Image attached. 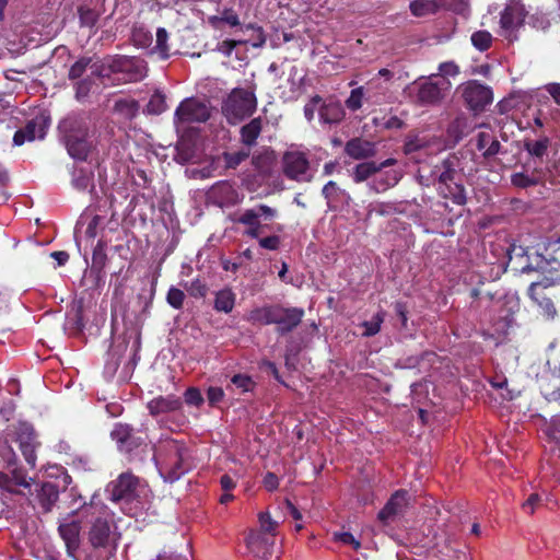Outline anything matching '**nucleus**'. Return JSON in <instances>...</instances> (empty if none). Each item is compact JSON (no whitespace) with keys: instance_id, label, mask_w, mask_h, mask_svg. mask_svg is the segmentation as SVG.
<instances>
[{"instance_id":"nucleus-1","label":"nucleus","mask_w":560,"mask_h":560,"mask_svg":"<svg viewBox=\"0 0 560 560\" xmlns=\"http://www.w3.org/2000/svg\"><path fill=\"white\" fill-rule=\"evenodd\" d=\"M436 179L434 185L440 197L451 200L456 206L467 203V189L464 185V174L459 168L456 156L444 159L434 167Z\"/></svg>"},{"instance_id":"nucleus-2","label":"nucleus","mask_w":560,"mask_h":560,"mask_svg":"<svg viewBox=\"0 0 560 560\" xmlns=\"http://www.w3.org/2000/svg\"><path fill=\"white\" fill-rule=\"evenodd\" d=\"M158 454L161 458V472L168 482L177 481L191 469L189 450L183 441L172 438L161 440Z\"/></svg>"},{"instance_id":"nucleus-3","label":"nucleus","mask_w":560,"mask_h":560,"mask_svg":"<svg viewBox=\"0 0 560 560\" xmlns=\"http://www.w3.org/2000/svg\"><path fill=\"white\" fill-rule=\"evenodd\" d=\"M59 130L69 155L79 161H86L94 149L88 121L82 117H68L60 122Z\"/></svg>"},{"instance_id":"nucleus-4","label":"nucleus","mask_w":560,"mask_h":560,"mask_svg":"<svg viewBox=\"0 0 560 560\" xmlns=\"http://www.w3.org/2000/svg\"><path fill=\"white\" fill-rule=\"evenodd\" d=\"M113 523L106 516H97L88 532V540L92 547L90 557L96 560L112 559L118 548L120 534L112 529Z\"/></svg>"},{"instance_id":"nucleus-5","label":"nucleus","mask_w":560,"mask_h":560,"mask_svg":"<svg viewBox=\"0 0 560 560\" xmlns=\"http://www.w3.org/2000/svg\"><path fill=\"white\" fill-rule=\"evenodd\" d=\"M148 430V425L144 423L136 429L131 424L116 422L109 436L115 442L117 451L128 460H132L139 454V450L147 446Z\"/></svg>"},{"instance_id":"nucleus-6","label":"nucleus","mask_w":560,"mask_h":560,"mask_svg":"<svg viewBox=\"0 0 560 560\" xmlns=\"http://www.w3.org/2000/svg\"><path fill=\"white\" fill-rule=\"evenodd\" d=\"M257 108V97L253 90L234 88L222 103V114L231 125L250 117Z\"/></svg>"},{"instance_id":"nucleus-7","label":"nucleus","mask_w":560,"mask_h":560,"mask_svg":"<svg viewBox=\"0 0 560 560\" xmlns=\"http://www.w3.org/2000/svg\"><path fill=\"white\" fill-rule=\"evenodd\" d=\"M109 68L124 83L142 81L148 74V62L138 56L113 55Z\"/></svg>"},{"instance_id":"nucleus-8","label":"nucleus","mask_w":560,"mask_h":560,"mask_svg":"<svg viewBox=\"0 0 560 560\" xmlns=\"http://www.w3.org/2000/svg\"><path fill=\"white\" fill-rule=\"evenodd\" d=\"M436 78L438 74H431L427 81L413 83L415 103L420 106H436L442 103L451 89V82L447 79L436 80Z\"/></svg>"},{"instance_id":"nucleus-9","label":"nucleus","mask_w":560,"mask_h":560,"mask_svg":"<svg viewBox=\"0 0 560 560\" xmlns=\"http://www.w3.org/2000/svg\"><path fill=\"white\" fill-rule=\"evenodd\" d=\"M527 14L522 0H510L500 13L501 35L509 40L516 39V33L524 26Z\"/></svg>"},{"instance_id":"nucleus-10","label":"nucleus","mask_w":560,"mask_h":560,"mask_svg":"<svg viewBox=\"0 0 560 560\" xmlns=\"http://www.w3.org/2000/svg\"><path fill=\"white\" fill-rule=\"evenodd\" d=\"M458 91L468 109L479 113L492 103L493 93L491 88L480 83L478 80H469L458 86Z\"/></svg>"},{"instance_id":"nucleus-11","label":"nucleus","mask_w":560,"mask_h":560,"mask_svg":"<svg viewBox=\"0 0 560 560\" xmlns=\"http://www.w3.org/2000/svg\"><path fill=\"white\" fill-rule=\"evenodd\" d=\"M13 441L18 444L26 464L31 468L36 467V451L40 443L32 424L20 422L13 430Z\"/></svg>"},{"instance_id":"nucleus-12","label":"nucleus","mask_w":560,"mask_h":560,"mask_svg":"<svg viewBox=\"0 0 560 560\" xmlns=\"http://www.w3.org/2000/svg\"><path fill=\"white\" fill-rule=\"evenodd\" d=\"M305 311L302 307L275 304L273 323L278 336L293 332L302 323Z\"/></svg>"},{"instance_id":"nucleus-13","label":"nucleus","mask_w":560,"mask_h":560,"mask_svg":"<svg viewBox=\"0 0 560 560\" xmlns=\"http://www.w3.org/2000/svg\"><path fill=\"white\" fill-rule=\"evenodd\" d=\"M282 173L291 180L299 183L310 182V161L307 155L301 151H287L281 160Z\"/></svg>"},{"instance_id":"nucleus-14","label":"nucleus","mask_w":560,"mask_h":560,"mask_svg":"<svg viewBox=\"0 0 560 560\" xmlns=\"http://www.w3.org/2000/svg\"><path fill=\"white\" fill-rule=\"evenodd\" d=\"M140 478L131 471L121 472L108 486L110 500L114 502H131L139 497Z\"/></svg>"},{"instance_id":"nucleus-15","label":"nucleus","mask_w":560,"mask_h":560,"mask_svg":"<svg viewBox=\"0 0 560 560\" xmlns=\"http://www.w3.org/2000/svg\"><path fill=\"white\" fill-rule=\"evenodd\" d=\"M552 285L544 282H533L528 287L527 294L539 314L546 319H553L557 310L553 303Z\"/></svg>"},{"instance_id":"nucleus-16","label":"nucleus","mask_w":560,"mask_h":560,"mask_svg":"<svg viewBox=\"0 0 560 560\" xmlns=\"http://www.w3.org/2000/svg\"><path fill=\"white\" fill-rule=\"evenodd\" d=\"M210 118L207 104L196 97L186 98L175 110L176 124L206 122Z\"/></svg>"},{"instance_id":"nucleus-17","label":"nucleus","mask_w":560,"mask_h":560,"mask_svg":"<svg viewBox=\"0 0 560 560\" xmlns=\"http://www.w3.org/2000/svg\"><path fill=\"white\" fill-rule=\"evenodd\" d=\"M275 540L272 535L249 532L246 537V546L248 552L253 556V560H270L273 553Z\"/></svg>"},{"instance_id":"nucleus-18","label":"nucleus","mask_w":560,"mask_h":560,"mask_svg":"<svg viewBox=\"0 0 560 560\" xmlns=\"http://www.w3.org/2000/svg\"><path fill=\"white\" fill-rule=\"evenodd\" d=\"M533 133L524 137L523 149L534 161L542 162L551 147V139L544 131L533 129Z\"/></svg>"},{"instance_id":"nucleus-19","label":"nucleus","mask_w":560,"mask_h":560,"mask_svg":"<svg viewBox=\"0 0 560 560\" xmlns=\"http://www.w3.org/2000/svg\"><path fill=\"white\" fill-rule=\"evenodd\" d=\"M147 409L149 415L153 418H158L161 415L175 413L183 410V400L179 396L160 395L147 402Z\"/></svg>"},{"instance_id":"nucleus-20","label":"nucleus","mask_w":560,"mask_h":560,"mask_svg":"<svg viewBox=\"0 0 560 560\" xmlns=\"http://www.w3.org/2000/svg\"><path fill=\"white\" fill-rule=\"evenodd\" d=\"M408 504V492L404 489L395 491L383 509L378 512L377 518L383 524H387L395 516L402 514Z\"/></svg>"},{"instance_id":"nucleus-21","label":"nucleus","mask_w":560,"mask_h":560,"mask_svg":"<svg viewBox=\"0 0 560 560\" xmlns=\"http://www.w3.org/2000/svg\"><path fill=\"white\" fill-rule=\"evenodd\" d=\"M546 172L541 167H535L532 172L521 171L511 175V184L515 188L527 189L545 183Z\"/></svg>"},{"instance_id":"nucleus-22","label":"nucleus","mask_w":560,"mask_h":560,"mask_svg":"<svg viewBox=\"0 0 560 560\" xmlns=\"http://www.w3.org/2000/svg\"><path fill=\"white\" fill-rule=\"evenodd\" d=\"M46 126L43 121L38 122L37 119H32L27 124L15 131L13 136L14 145H22L26 141H33L36 138L43 139L46 133Z\"/></svg>"},{"instance_id":"nucleus-23","label":"nucleus","mask_w":560,"mask_h":560,"mask_svg":"<svg viewBox=\"0 0 560 560\" xmlns=\"http://www.w3.org/2000/svg\"><path fill=\"white\" fill-rule=\"evenodd\" d=\"M345 153L354 160H364L376 154L375 144L362 138H352L346 142Z\"/></svg>"},{"instance_id":"nucleus-24","label":"nucleus","mask_w":560,"mask_h":560,"mask_svg":"<svg viewBox=\"0 0 560 560\" xmlns=\"http://www.w3.org/2000/svg\"><path fill=\"white\" fill-rule=\"evenodd\" d=\"M394 164H396V160L393 158L386 159L381 163H376L375 161L360 163L353 170V180L355 183H362L370 178L372 175L382 171L383 168L392 166Z\"/></svg>"},{"instance_id":"nucleus-25","label":"nucleus","mask_w":560,"mask_h":560,"mask_svg":"<svg viewBox=\"0 0 560 560\" xmlns=\"http://www.w3.org/2000/svg\"><path fill=\"white\" fill-rule=\"evenodd\" d=\"M346 112L338 101H324L319 106V120L323 124L336 125L343 120Z\"/></svg>"},{"instance_id":"nucleus-26","label":"nucleus","mask_w":560,"mask_h":560,"mask_svg":"<svg viewBox=\"0 0 560 560\" xmlns=\"http://www.w3.org/2000/svg\"><path fill=\"white\" fill-rule=\"evenodd\" d=\"M106 243L102 240L97 242L92 253L91 273L95 276L96 285L104 281L105 267L107 264Z\"/></svg>"},{"instance_id":"nucleus-27","label":"nucleus","mask_w":560,"mask_h":560,"mask_svg":"<svg viewBox=\"0 0 560 560\" xmlns=\"http://www.w3.org/2000/svg\"><path fill=\"white\" fill-rule=\"evenodd\" d=\"M476 147L479 151H482L485 159H491L499 153H506L502 151L500 141L488 131H480L476 137Z\"/></svg>"},{"instance_id":"nucleus-28","label":"nucleus","mask_w":560,"mask_h":560,"mask_svg":"<svg viewBox=\"0 0 560 560\" xmlns=\"http://www.w3.org/2000/svg\"><path fill=\"white\" fill-rule=\"evenodd\" d=\"M80 529L81 526L78 522L72 521L69 523H61L58 526V533L66 544L67 551L72 553L79 549L80 546Z\"/></svg>"},{"instance_id":"nucleus-29","label":"nucleus","mask_w":560,"mask_h":560,"mask_svg":"<svg viewBox=\"0 0 560 560\" xmlns=\"http://www.w3.org/2000/svg\"><path fill=\"white\" fill-rule=\"evenodd\" d=\"M264 119L258 116L250 119L240 129V140L248 149L257 144V140L262 131Z\"/></svg>"},{"instance_id":"nucleus-30","label":"nucleus","mask_w":560,"mask_h":560,"mask_svg":"<svg viewBox=\"0 0 560 560\" xmlns=\"http://www.w3.org/2000/svg\"><path fill=\"white\" fill-rule=\"evenodd\" d=\"M58 499L59 488L54 482H43L40 488L37 490V500L44 513L51 512Z\"/></svg>"},{"instance_id":"nucleus-31","label":"nucleus","mask_w":560,"mask_h":560,"mask_svg":"<svg viewBox=\"0 0 560 560\" xmlns=\"http://www.w3.org/2000/svg\"><path fill=\"white\" fill-rule=\"evenodd\" d=\"M275 314V304H267L264 306L252 310L248 314L247 320L252 324L258 325H272Z\"/></svg>"},{"instance_id":"nucleus-32","label":"nucleus","mask_w":560,"mask_h":560,"mask_svg":"<svg viewBox=\"0 0 560 560\" xmlns=\"http://www.w3.org/2000/svg\"><path fill=\"white\" fill-rule=\"evenodd\" d=\"M236 295L230 288H224L217 292L214 299V310L223 313H231L235 305Z\"/></svg>"},{"instance_id":"nucleus-33","label":"nucleus","mask_w":560,"mask_h":560,"mask_svg":"<svg viewBox=\"0 0 560 560\" xmlns=\"http://www.w3.org/2000/svg\"><path fill=\"white\" fill-rule=\"evenodd\" d=\"M114 112L126 120L133 119L139 112V103L133 98H119L114 104Z\"/></svg>"},{"instance_id":"nucleus-34","label":"nucleus","mask_w":560,"mask_h":560,"mask_svg":"<svg viewBox=\"0 0 560 560\" xmlns=\"http://www.w3.org/2000/svg\"><path fill=\"white\" fill-rule=\"evenodd\" d=\"M151 55H158L160 59L166 60L171 57L168 46V32L164 27L156 30L155 46L150 50Z\"/></svg>"},{"instance_id":"nucleus-35","label":"nucleus","mask_w":560,"mask_h":560,"mask_svg":"<svg viewBox=\"0 0 560 560\" xmlns=\"http://www.w3.org/2000/svg\"><path fill=\"white\" fill-rule=\"evenodd\" d=\"M439 4L433 0H412L409 4L413 16L422 18L434 14L439 11Z\"/></svg>"},{"instance_id":"nucleus-36","label":"nucleus","mask_w":560,"mask_h":560,"mask_svg":"<svg viewBox=\"0 0 560 560\" xmlns=\"http://www.w3.org/2000/svg\"><path fill=\"white\" fill-rule=\"evenodd\" d=\"M10 478L15 488L16 494H25V490L31 491L32 478H27L22 468H14L10 472Z\"/></svg>"},{"instance_id":"nucleus-37","label":"nucleus","mask_w":560,"mask_h":560,"mask_svg":"<svg viewBox=\"0 0 560 560\" xmlns=\"http://www.w3.org/2000/svg\"><path fill=\"white\" fill-rule=\"evenodd\" d=\"M208 21L214 28H220L221 23H226L230 26H238L241 24L240 18L233 9H224L220 16H209Z\"/></svg>"},{"instance_id":"nucleus-38","label":"nucleus","mask_w":560,"mask_h":560,"mask_svg":"<svg viewBox=\"0 0 560 560\" xmlns=\"http://www.w3.org/2000/svg\"><path fill=\"white\" fill-rule=\"evenodd\" d=\"M110 59H113V55H107L103 59L94 62L92 61L90 65L92 75L101 80L109 79L112 74H114V71L109 68Z\"/></svg>"},{"instance_id":"nucleus-39","label":"nucleus","mask_w":560,"mask_h":560,"mask_svg":"<svg viewBox=\"0 0 560 560\" xmlns=\"http://www.w3.org/2000/svg\"><path fill=\"white\" fill-rule=\"evenodd\" d=\"M438 355L432 351H424L420 355H410L405 358L401 361V364L406 369H421L423 363L427 361L428 363L433 362Z\"/></svg>"},{"instance_id":"nucleus-40","label":"nucleus","mask_w":560,"mask_h":560,"mask_svg":"<svg viewBox=\"0 0 560 560\" xmlns=\"http://www.w3.org/2000/svg\"><path fill=\"white\" fill-rule=\"evenodd\" d=\"M95 82L92 75L84 77L83 79L77 80L74 83V96L79 102L85 101L91 91L93 90Z\"/></svg>"},{"instance_id":"nucleus-41","label":"nucleus","mask_w":560,"mask_h":560,"mask_svg":"<svg viewBox=\"0 0 560 560\" xmlns=\"http://www.w3.org/2000/svg\"><path fill=\"white\" fill-rule=\"evenodd\" d=\"M131 40L138 48H149L153 42L152 33L143 26H136L132 30Z\"/></svg>"},{"instance_id":"nucleus-42","label":"nucleus","mask_w":560,"mask_h":560,"mask_svg":"<svg viewBox=\"0 0 560 560\" xmlns=\"http://www.w3.org/2000/svg\"><path fill=\"white\" fill-rule=\"evenodd\" d=\"M93 58L82 56L80 57L69 69L68 79L70 81H77L83 79V74L85 73L88 67H90Z\"/></svg>"},{"instance_id":"nucleus-43","label":"nucleus","mask_w":560,"mask_h":560,"mask_svg":"<svg viewBox=\"0 0 560 560\" xmlns=\"http://www.w3.org/2000/svg\"><path fill=\"white\" fill-rule=\"evenodd\" d=\"M78 14L81 27L93 28L100 19V14L97 11L86 7H80L78 9Z\"/></svg>"},{"instance_id":"nucleus-44","label":"nucleus","mask_w":560,"mask_h":560,"mask_svg":"<svg viewBox=\"0 0 560 560\" xmlns=\"http://www.w3.org/2000/svg\"><path fill=\"white\" fill-rule=\"evenodd\" d=\"M258 522L260 528L257 532H261L265 535H272L276 538L278 522L273 521L269 514V512H260L258 514ZM252 532H256L253 529Z\"/></svg>"},{"instance_id":"nucleus-45","label":"nucleus","mask_w":560,"mask_h":560,"mask_svg":"<svg viewBox=\"0 0 560 560\" xmlns=\"http://www.w3.org/2000/svg\"><path fill=\"white\" fill-rule=\"evenodd\" d=\"M250 155V150L242 149L236 152H224L223 160L228 168H236L242 162L247 160Z\"/></svg>"},{"instance_id":"nucleus-46","label":"nucleus","mask_w":560,"mask_h":560,"mask_svg":"<svg viewBox=\"0 0 560 560\" xmlns=\"http://www.w3.org/2000/svg\"><path fill=\"white\" fill-rule=\"evenodd\" d=\"M493 37L488 31H477L471 35V44L479 51L488 50L492 45Z\"/></svg>"},{"instance_id":"nucleus-47","label":"nucleus","mask_w":560,"mask_h":560,"mask_svg":"<svg viewBox=\"0 0 560 560\" xmlns=\"http://www.w3.org/2000/svg\"><path fill=\"white\" fill-rule=\"evenodd\" d=\"M167 108L165 95L161 92H155L147 104V112L152 115H160Z\"/></svg>"},{"instance_id":"nucleus-48","label":"nucleus","mask_w":560,"mask_h":560,"mask_svg":"<svg viewBox=\"0 0 560 560\" xmlns=\"http://www.w3.org/2000/svg\"><path fill=\"white\" fill-rule=\"evenodd\" d=\"M384 322V313H376L371 320H364L361 326L364 328L362 336L372 337L380 332L382 323Z\"/></svg>"},{"instance_id":"nucleus-49","label":"nucleus","mask_w":560,"mask_h":560,"mask_svg":"<svg viewBox=\"0 0 560 560\" xmlns=\"http://www.w3.org/2000/svg\"><path fill=\"white\" fill-rule=\"evenodd\" d=\"M185 288H186L187 292L189 293V295L195 299L206 298V295L209 291L207 283L203 282L202 280H200L199 278L192 280L189 283V285H186Z\"/></svg>"},{"instance_id":"nucleus-50","label":"nucleus","mask_w":560,"mask_h":560,"mask_svg":"<svg viewBox=\"0 0 560 560\" xmlns=\"http://www.w3.org/2000/svg\"><path fill=\"white\" fill-rule=\"evenodd\" d=\"M231 382L235 385L242 393L252 392L256 383L253 378L245 374H235L232 376Z\"/></svg>"},{"instance_id":"nucleus-51","label":"nucleus","mask_w":560,"mask_h":560,"mask_svg":"<svg viewBox=\"0 0 560 560\" xmlns=\"http://www.w3.org/2000/svg\"><path fill=\"white\" fill-rule=\"evenodd\" d=\"M167 303L175 310L183 308L185 301V293L175 287H171L166 294Z\"/></svg>"},{"instance_id":"nucleus-52","label":"nucleus","mask_w":560,"mask_h":560,"mask_svg":"<svg viewBox=\"0 0 560 560\" xmlns=\"http://www.w3.org/2000/svg\"><path fill=\"white\" fill-rule=\"evenodd\" d=\"M363 96H364L363 86L353 89L350 92V96L346 100V106L352 112L360 109L362 107Z\"/></svg>"},{"instance_id":"nucleus-53","label":"nucleus","mask_w":560,"mask_h":560,"mask_svg":"<svg viewBox=\"0 0 560 560\" xmlns=\"http://www.w3.org/2000/svg\"><path fill=\"white\" fill-rule=\"evenodd\" d=\"M257 208L246 209L244 210L234 221L236 223L243 225H255V223H259L260 215L258 214Z\"/></svg>"},{"instance_id":"nucleus-54","label":"nucleus","mask_w":560,"mask_h":560,"mask_svg":"<svg viewBox=\"0 0 560 560\" xmlns=\"http://www.w3.org/2000/svg\"><path fill=\"white\" fill-rule=\"evenodd\" d=\"M459 66L454 61H445L440 63L436 80L447 79V77H456L459 74Z\"/></svg>"},{"instance_id":"nucleus-55","label":"nucleus","mask_w":560,"mask_h":560,"mask_svg":"<svg viewBox=\"0 0 560 560\" xmlns=\"http://www.w3.org/2000/svg\"><path fill=\"white\" fill-rule=\"evenodd\" d=\"M184 400L189 406L200 407L205 399L199 388L188 387L184 393Z\"/></svg>"},{"instance_id":"nucleus-56","label":"nucleus","mask_w":560,"mask_h":560,"mask_svg":"<svg viewBox=\"0 0 560 560\" xmlns=\"http://www.w3.org/2000/svg\"><path fill=\"white\" fill-rule=\"evenodd\" d=\"M341 192V189L337 185L336 182L329 180L322 189V195L327 200V205L337 201L338 195Z\"/></svg>"},{"instance_id":"nucleus-57","label":"nucleus","mask_w":560,"mask_h":560,"mask_svg":"<svg viewBox=\"0 0 560 560\" xmlns=\"http://www.w3.org/2000/svg\"><path fill=\"white\" fill-rule=\"evenodd\" d=\"M247 42L243 39H224L218 44L217 50L223 54L225 57H231L233 50L241 46L245 45Z\"/></svg>"},{"instance_id":"nucleus-58","label":"nucleus","mask_w":560,"mask_h":560,"mask_svg":"<svg viewBox=\"0 0 560 560\" xmlns=\"http://www.w3.org/2000/svg\"><path fill=\"white\" fill-rule=\"evenodd\" d=\"M323 103V97L314 95L304 106V116L308 121H312L315 117V112L319 113V106Z\"/></svg>"},{"instance_id":"nucleus-59","label":"nucleus","mask_w":560,"mask_h":560,"mask_svg":"<svg viewBox=\"0 0 560 560\" xmlns=\"http://www.w3.org/2000/svg\"><path fill=\"white\" fill-rule=\"evenodd\" d=\"M91 182L92 176L83 170H79L73 175L72 185L79 190H85L91 185Z\"/></svg>"},{"instance_id":"nucleus-60","label":"nucleus","mask_w":560,"mask_h":560,"mask_svg":"<svg viewBox=\"0 0 560 560\" xmlns=\"http://www.w3.org/2000/svg\"><path fill=\"white\" fill-rule=\"evenodd\" d=\"M334 540L343 545H350L354 550H359L361 548V542L349 532L334 533Z\"/></svg>"},{"instance_id":"nucleus-61","label":"nucleus","mask_w":560,"mask_h":560,"mask_svg":"<svg viewBox=\"0 0 560 560\" xmlns=\"http://www.w3.org/2000/svg\"><path fill=\"white\" fill-rule=\"evenodd\" d=\"M258 244L261 248L268 249V250H278L281 245V238L279 235H268L265 237L258 238Z\"/></svg>"},{"instance_id":"nucleus-62","label":"nucleus","mask_w":560,"mask_h":560,"mask_svg":"<svg viewBox=\"0 0 560 560\" xmlns=\"http://www.w3.org/2000/svg\"><path fill=\"white\" fill-rule=\"evenodd\" d=\"M224 398V390L218 386H210L207 389V399L210 406H217Z\"/></svg>"},{"instance_id":"nucleus-63","label":"nucleus","mask_w":560,"mask_h":560,"mask_svg":"<svg viewBox=\"0 0 560 560\" xmlns=\"http://www.w3.org/2000/svg\"><path fill=\"white\" fill-rule=\"evenodd\" d=\"M270 156L268 154H257L252 158L253 166L258 171H266L269 167Z\"/></svg>"},{"instance_id":"nucleus-64","label":"nucleus","mask_w":560,"mask_h":560,"mask_svg":"<svg viewBox=\"0 0 560 560\" xmlns=\"http://www.w3.org/2000/svg\"><path fill=\"white\" fill-rule=\"evenodd\" d=\"M545 91L552 97L555 103L560 106V83L551 82L544 86Z\"/></svg>"}]
</instances>
